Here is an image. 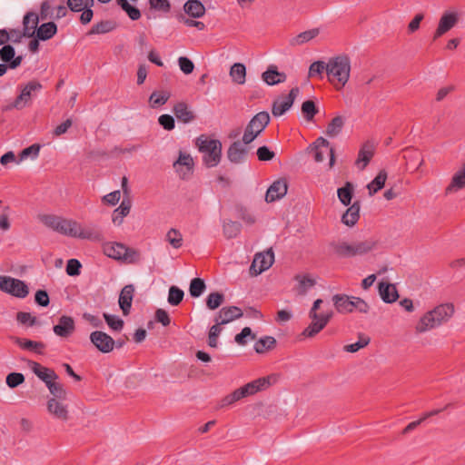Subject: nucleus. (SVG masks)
I'll return each mask as SVG.
<instances>
[{"label": "nucleus", "instance_id": "f257e3e1", "mask_svg": "<svg viewBox=\"0 0 465 465\" xmlns=\"http://www.w3.org/2000/svg\"><path fill=\"white\" fill-rule=\"evenodd\" d=\"M57 232L92 242H102L104 237L101 229L95 225L82 226L78 222L71 219L61 218Z\"/></svg>", "mask_w": 465, "mask_h": 465}, {"label": "nucleus", "instance_id": "f03ea898", "mask_svg": "<svg viewBox=\"0 0 465 465\" xmlns=\"http://www.w3.org/2000/svg\"><path fill=\"white\" fill-rule=\"evenodd\" d=\"M454 313L452 303H442L427 312L415 326L417 333H423L448 322Z\"/></svg>", "mask_w": 465, "mask_h": 465}, {"label": "nucleus", "instance_id": "7ed1b4c3", "mask_svg": "<svg viewBox=\"0 0 465 465\" xmlns=\"http://www.w3.org/2000/svg\"><path fill=\"white\" fill-rule=\"evenodd\" d=\"M351 73V60L346 54L329 59L327 63L328 80L336 90H341L347 84Z\"/></svg>", "mask_w": 465, "mask_h": 465}, {"label": "nucleus", "instance_id": "20e7f679", "mask_svg": "<svg viewBox=\"0 0 465 465\" xmlns=\"http://www.w3.org/2000/svg\"><path fill=\"white\" fill-rule=\"evenodd\" d=\"M196 145L203 153V162L207 167L219 164L222 158V143L219 140L201 135L196 139Z\"/></svg>", "mask_w": 465, "mask_h": 465}, {"label": "nucleus", "instance_id": "39448f33", "mask_svg": "<svg viewBox=\"0 0 465 465\" xmlns=\"http://www.w3.org/2000/svg\"><path fill=\"white\" fill-rule=\"evenodd\" d=\"M322 303V299H317L314 301L312 307L309 312V318L312 320V322L306 327L302 335L307 338H312L317 335L321 331H322L325 326L328 324L330 320L332 317V312H325V313H318L317 311L320 309L321 304Z\"/></svg>", "mask_w": 465, "mask_h": 465}, {"label": "nucleus", "instance_id": "423d86ee", "mask_svg": "<svg viewBox=\"0 0 465 465\" xmlns=\"http://www.w3.org/2000/svg\"><path fill=\"white\" fill-rule=\"evenodd\" d=\"M375 246L373 241H363L350 244L346 242H331V247L334 254L341 258L354 257L362 255L371 251Z\"/></svg>", "mask_w": 465, "mask_h": 465}, {"label": "nucleus", "instance_id": "0eeeda50", "mask_svg": "<svg viewBox=\"0 0 465 465\" xmlns=\"http://www.w3.org/2000/svg\"><path fill=\"white\" fill-rule=\"evenodd\" d=\"M0 290L17 298H25L29 293L25 282L10 276H0Z\"/></svg>", "mask_w": 465, "mask_h": 465}, {"label": "nucleus", "instance_id": "6e6552de", "mask_svg": "<svg viewBox=\"0 0 465 465\" xmlns=\"http://www.w3.org/2000/svg\"><path fill=\"white\" fill-rule=\"evenodd\" d=\"M66 5L72 12H82L80 15L81 24L87 25L92 21L94 16L92 7L94 5V0H67Z\"/></svg>", "mask_w": 465, "mask_h": 465}, {"label": "nucleus", "instance_id": "1a4fd4ad", "mask_svg": "<svg viewBox=\"0 0 465 465\" xmlns=\"http://www.w3.org/2000/svg\"><path fill=\"white\" fill-rule=\"evenodd\" d=\"M274 262V253L272 249L256 253L250 267V273L257 276L268 270Z\"/></svg>", "mask_w": 465, "mask_h": 465}, {"label": "nucleus", "instance_id": "9d476101", "mask_svg": "<svg viewBox=\"0 0 465 465\" xmlns=\"http://www.w3.org/2000/svg\"><path fill=\"white\" fill-rule=\"evenodd\" d=\"M312 151H314V161L316 163H321L324 160V153H328L330 155V167H332L335 163V155L334 149L330 146L329 141H327L323 137H319L316 141L310 145Z\"/></svg>", "mask_w": 465, "mask_h": 465}, {"label": "nucleus", "instance_id": "9b49d317", "mask_svg": "<svg viewBox=\"0 0 465 465\" xmlns=\"http://www.w3.org/2000/svg\"><path fill=\"white\" fill-rule=\"evenodd\" d=\"M300 90L298 87L291 89L289 94L284 97H279L273 101L272 106V114L274 117H279L286 113L293 104L295 98L298 96Z\"/></svg>", "mask_w": 465, "mask_h": 465}, {"label": "nucleus", "instance_id": "f8f14e48", "mask_svg": "<svg viewBox=\"0 0 465 465\" xmlns=\"http://www.w3.org/2000/svg\"><path fill=\"white\" fill-rule=\"evenodd\" d=\"M90 341L94 346L103 353H109L114 351V340L106 332L94 331L90 334Z\"/></svg>", "mask_w": 465, "mask_h": 465}, {"label": "nucleus", "instance_id": "ddd939ff", "mask_svg": "<svg viewBox=\"0 0 465 465\" xmlns=\"http://www.w3.org/2000/svg\"><path fill=\"white\" fill-rule=\"evenodd\" d=\"M272 379L275 380L272 376H267L248 382L238 389L239 394H241L242 398H245L247 396L254 395L258 391L266 390L272 385Z\"/></svg>", "mask_w": 465, "mask_h": 465}, {"label": "nucleus", "instance_id": "4468645a", "mask_svg": "<svg viewBox=\"0 0 465 465\" xmlns=\"http://www.w3.org/2000/svg\"><path fill=\"white\" fill-rule=\"evenodd\" d=\"M250 149V146L242 144L241 141H235L227 150V158L232 163H242L247 160Z\"/></svg>", "mask_w": 465, "mask_h": 465}, {"label": "nucleus", "instance_id": "2eb2a0df", "mask_svg": "<svg viewBox=\"0 0 465 465\" xmlns=\"http://www.w3.org/2000/svg\"><path fill=\"white\" fill-rule=\"evenodd\" d=\"M458 20H459V16H458L457 13H454V12L444 13L440 19L438 27L433 35V40L438 39L439 37L443 35L445 33L450 31L458 23Z\"/></svg>", "mask_w": 465, "mask_h": 465}, {"label": "nucleus", "instance_id": "dca6fc26", "mask_svg": "<svg viewBox=\"0 0 465 465\" xmlns=\"http://www.w3.org/2000/svg\"><path fill=\"white\" fill-rule=\"evenodd\" d=\"M288 190L287 181L285 179H279L271 184L265 194V201L267 203L275 202L282 198Z\"/></svg>", "mask_w": 465, "mask_h": 465}, {"label": "nucleus", "instance_id": "f3484780", "mask_svg": "<svg viewBox=\"0 0 465 465\" xmlns=\"http://www.w3.org/2000/svg\"><path fill=\"white\" fill-rule=\"evenodd\" d=\"M243 313L241 308L237 306L223 307L214 319L218 324L224 325L236 319L242 317Z\"/></svg>", "mask_w": 465, "mask_h": 465}, {"label": "nucleus", "instance_id": "a211bd4d", "mask_svg": "<svg viewBox=\"0 0 465 465\" xmlns=\"http://www.w3.org/2000/svg\"><path fill=\"white\" fill-rule=\"evenodd\" d=\"M465 188V162L461 167L457 170L451 177L448 186L444 190V194L449 195L455 193Z\"/></svg>", "mask_w": 465, "mask_h": 465}, {"label": "nucleus", "instance_id": "6ab92c4d", "mask_svg": "<svg viewBox=\"0 0 465 465\" xmlns=\"http://www.w3.org/2000/svg\"><path fill=\"white\" fill-rule=\"evenodd\" d=\"M75 330L74 321L71 316L63 315L59 318L58 323L54 326V332L62 338L69 337Z\"/></svg>", "mask_w": 465, "mask_h": 465}, {"label": "nucleus", "instance_id": "aec40b11", "mask_svg": "<svg viewBox=\"0 0 465 465\" xmlns=\"http://www.w3.org/2000/svg\"><path fill=\"white\" fill-rule=\"evenodd\" d=\"M34 31L32 32L35 37L41 41H48L52 39L58 31L57 25L54 22L49 21L42 25H34Z\"/></svg>", "mask_w": 465, "mask_h": 465}, {"label": "nucleus", "instance_id": "412c9836", "mask_svg": "<svg viewBox=\"0 0 465 465\" xmlns=\"http://www.w3.org/2000/svg\"><path fill=\"white\" fill-rule=\"evenodd\" d=\"M262 81L268 85H275L284 83L287 75L283 72H280L275 64H270L267 70L262 74Z\"/></svg>", "mask_w": 465, "mask_h": 465}, {"label": "nucleus", "instance_id": "4be33fe9", "mask_svg": "<svg viewBox=\"0 0 465 465\" xmlns=\"http://www.w3.org/2000/svg\"><path fill=\"white\" fill-rule=\"evenodd\" d=\"M65 400H60L56 398H50L47 402L48 411L55 418L66 420L68 419L67 405L64 404Z\"/></svg>", "mask_w": 465, "mask_h": 465}, {"label": "nucleus", "instance_id": "5701e85b", "mask_svg": "<svg viewBox=\"0 0 465 465\" xmlns=\"http://www.w3.org/2000/svg\"><path fill=\"white\" fill-rule=\"evenodd\" d=\"M134 294V287L133 284L125 285L120 292L118 302L124 316L130 313Z\"/></svg>", "mask_w": 465, "mask_h": 465}, {"label": "nucleus", "instance_id": "b1692460", "mask_svg": "<svg viewBox=\"0 0 465 465\" xmlns=\"http://www.w3.org/2000/svg\"><path fill=\"white\" fill-rule=\"evenodd\" d=\"M173 112L178 121L183 124H189L195 119V114L189 105L184 102H179L174 104Z\"/></svg>", "mask_w": 465, "mask_h": 465}, {"label": "nucleus", "instance_id": "393cba45", "mask_svg": "<svg viewBox=\"0 0 465 465\" xmlns=\"http://www.w3.org/2000/svg\"><path fill=\"white\" fill-rule=\"evenodd\" d=\"M269 114L265 111H262L256 114L248 123L246 127H248L250 130L253 131L255 134L259 135L269 124Z\"/></svg>", "mask_w": 465, "mask_h": 465}, {"label": "nucleus", "instance_id": "a878e982", "mask_svg": "<svg viewBox=\"0 0 465 465\" xmlns=\"http://www.w3.org/2000/svg\"><path fill=\"white\" fill-rule=\"evenodd\" d=\"M31 369L45 385L50 383L53 380L58 379V375L54 370L46 368L36 361H31Z\"/></svg>", "mask_w": 465, "mask_h": 465}, {"label": "nucleus", "instance_id": "bb28decb", "mask_svg": "<svg viewBox=\"0 0 465 465\" xmlns=\"http://www.w3.org/2000/svg\"><path fill=\"white\" fill-rule=\"evenodd\" d=\"M379 293L381 300L386 303H392L399 298L396 286L388 282H381L379 283Z\"/></svg>", "mask_w": 465, "mask_h": 465}, {"label": "nucleus", "instance_id": "cd10ccee", "mask_svg": "<svg viewBox=\"0 0 465 465\" xmlns=\"http://www.w3.org/2000/svg\"><path fill=\"white\" fill-rule=\"evenodd\" d=\"M29 101V84H25L21 91V94L11 103L5 105L4 111H11L14 109L21 110L25 107Z\"/></svg>", "mask_w": 465, "mask_h": 465}, {"label": "nucleus", "instance_id": "c85d7f7f", "mask_svg": "<svg viewBox=\"0 0 465 465\" xmlns=\"http://www.w3.org/2000/svg\"><path fill=\"white\" fill-rule=\"evenodd\" d=\"M104 253L110 258H113L115 260L127 259L126 253L128 252V247H126L123 243H118V242L110 243V244L104 246Z\"/></svg>", "mask_w": 465, "mask_h": 465}, {"label": "nucleus", "instance_id": "c756f323", "mask_svg": "<svg viewBox=\"0 0 465 465\" xmlns=\"http://www.w3.org/2000/svg\"><path fill=\"white\" fill-rule=\"evenodd\" d=\"M334 306L340 313H350L352 312V297H349L346 294H335L332 297Z\"/></svg>", "mask_w": 465, "mask_h": 465}, {"label": "nucleus", "instance_id": "7c9ffc66", "mask_svg": "<svg viewBox=\"0 0 465 465\" xmlns=\"http://www.w3.org/2000/svg\"><path fill=\"white\" fill-rule=\"evenodd\" d=\"M374 155V145L370 143L366 142L363 143L361 148L360 149L358 153V158L356 160V164L360 165L361 163H362V165L360 167L361 170H363L368 163L371 162V158Z\"/></svg>", "mask_w": 465, "mask_h": 465}, {"label": "nucleus", "instance_id": "2f4dec72", "mask_svg": "<svg viewBox=\"0 0 465 465\" xmlns=\"http://www.w3.org/2000/svg\"><path fill=\"white\" fill-rule=\"evenodd\" d=\"M360 202H354L341 216V222L347 226H353L360 218Z\"/></svg>", "mask_w": 465, "mask_h": 465}, {"label": "nucleus", "instance_id": "473e14b6", "mask_svg": "<svg viewBox=\"0 0 465 465\" xmlns=\"http://www.w3.org/2000/svg\"><path fill=\"white\" fill-rule=\"evenodd\" d=\"M54 17V9L51 7L49 1L45 0L41 4L40 13L36 14L35 12H31V21L34 25H38L40 21H45L49 18Z\"/></svg>", "mask_w": 465, "mask_h": 465}, {"label": "nucleus", "instance_id": "72a5a7b5", "mask_svg": "<svg viewBox=\"0 0 465 465\" xmlns=\"http://www.w3.org/2000/svg\"><path fill=\"white\" fill-rule=\"evenodd\" d=\"M183 10L193 18H201L205 14V7L200 0H188L183 5Z\"/></svg>", "mask_w": 465, "mask_h": 465}, {"label": "nucleus", "instance_id": "f704fd0d", "mask_svg": "<svg viewBox=\"0 0 465 465\" xmlns=\"http://www.w3.org/2000/svg\"><path fill=\"white\" fill-rule=\"evenodd\" d=\"M131 210V201L130 199H124L114 212L112 215V221L114 224L120 225L123 223V220L125 216H127Z\"/></svg>", "mask_w": 465, "mask_h": 465}, {"label": "nucleus", "instance_id": "c9c22d12", "mask_svg": "<svg viewBox=\"0 0 465 465\" xmlns=\"http://www.w3.org/2000/svg\"><path fill=\"white\" fill-rule=\"evenodd\" d=\"M23 32L17 29H11L8 32L9 41H12L13 43H19L23 36L29 37V11L26 12L23 17Z\"/></svg>", "mask_w": 465, "mask_h": 465}, {"label": "nucleus", "instance_id": "e433bc0d", "mask_svg": "<svg viewBox=\"0 0 465 465\" xmlns=\"http://www.w3.org/2000/svg\"><path fill=\"white\" fill-rule=\"evenodd\" d=\"M387 177L388 175L385 170H381L379 172L377 176L367 185L370 196H372L384 187Z\"/></svg>", "mask_w": 465, "mask_h": 465}, {"label": "nucleus", "instance_id": "4c0bfd02", "mask_svg": "<svg viewBox=\"0 0 465 465\" xmlns=\"http://www.w3.org/2000/svg\"><path fill=\"white\" fill-rule=\"evenodd\" d=\"M230 76L233 83L243 84L246 80V67L243 64L235 63L230 69Z\"/></svg>", "mask_w": 465, "mask_h": 465}, {"label": "nucleus", "instance_id": "58836bf2", "mask_svg": "<svg viewBox=\"0 0 465 465\" xmlns=\"http://www.w3.org/2000/svg\"><path fill=\"white\" fill-rule=\"evenodd\" d=\"M319 34H320V30L318 28H313L311 30L304 31V32L297 35L295 37H293L290 41V44H291V45H293V46L303 45V44L311 41L312 39L315 38L316 36H318Z\"/></svg>", "mask_w": 465, "mask_h": 465}, {"label": "nucleus", "instance_id": "ea45409f", "mask_svg": "<svg viewBox=\"0 0 465 465\" xmlns=\"http://www.w3.org/2000/svg\"><path fill=\"white\" fill-rule=\"evenodd\" d=\"M171 96L168 91H154L149 97V104L152 108H158L167 103Z\"/></svg>", "mask_w": 465, "mask_h": 465}, {"label": "nucleus", "instance_id": "a19ab883", "mask_svg": "<svg viewBox=\"0 0 465 465\" xmlns=\"http://www.w3.org/2000/svg\"><path fill=\"white\" fill-rule=\"evenodd\" d=\"M28 157H29V146L24 148L21 151V153H19L18 157H16L15 154L14 153V152H12V151L5 153L4 155L1 156L0 163L3 165H5L8 163H13V162L19 163L20 162L27 159Z\"/></svg>", "mask_w": 465, "mask_h": 465}, {"label": "nucleus", "instance_id": "79ce46f5", "mask_svg": "<svg viewBox=\"0 0 465 465\" xmlns=\"http://www.w3.org/2000/svg\"><path fill=\"white\" fill-rule=\"evenodd\" d=\"M294 279L298 282L297 292L299 295H304L316 283L315 280L309 275L297 274Z\"/></svg>", "mask_w": 465, "mask_h": 465}, {"label": "nucleus", "instance_id": "37998d69", "mask_svg": "<svg viewBox=\"0 0 465 465\" xmlns=\"http://www.w3.org/2000/svg\"><path fill=\"white\" fill-rule=\"evenodd\" d=\"M276 345V340L272 336H265L259 339L254 344V351L257 353H264L272 350Z\"/></svg>", "mask_w": 465, "mask_h": 465}, {"label": "nucleus", "instance_id": "c03bdc74", "mask_svg": "<svg viewBox=\"0 0 465 465\" xmlns=\"http://www.w3.org/2000/svg\"><path fill=\"white\" fill-rule=\"evenodd\" d=\"M344 125V119L342 116H335L328 124L326 129V135L329 137L337 136L342 130Z\"/></svg>", "mask_w": 465, "mask_h": 465}, {"label": "nucleus", "instance_id": "a18cd8bd", "mask_svg": "<svg viewBox=\"0 0 465 465\" xmlns=\"http://www.w3.org/2000/svg\"><path fill=\"white\" fill-rule=\"evenodd\" d=\"M352 193L353 186L350 182H347L343 187L339 188L337 191L339 200L345 206H348L351 203Z\"/></svg>", "mask_w": 465, "mask_h": 465}, {"label": "nucleus", "instance_id": "49530a36", "mask_svg": "<svg viewBox=\"0 0 465 465\" xmlns=\"http://www.w3.org/2000/svg\"><path fill=\"white\" fill-rule=\"evenodd\" d=\"M302 113L306 121L311 122L319 113V109L312 100H306L302 104Z\"/></svg>", "mask_w": 465, "mask_h": 465}, {"label": "nucleus", "instance_id": "de8ad7c7", "mask_svg": "<svg viewBox=\"0 0 465 465\" xmlns=\"http://www.w3.org/2000/svg\"><path fill=\"white\" fill-rule=\"evenodd\" d=\"M241 228L242 225L237 222H225L223 225V234L227 239L235 238L240 233Z\"/></svg>", "mask_w": 465, "mask_h": 465}, {"label": "nucleus", "instance_id": "09e8293b", "mask_svg": "<svg viewBox=\"0 0 465 465\" xmlns=\"http://www.w3.org/2000/svg\"><path fill=\"white\" fill-rule=\"evenodd\" d=\"M37 218L46 227L57 232L62 217L53 214H39Z\"/></svg>", "mask_w": 465, "mask_h": 465}, {"label": "nucleus", "instance_id": "8fccbe9b", "mask_svg": "<svg viewBox=\"0 0 465 465\" xmlns=\"http://www.w3.org/2000/svg\"><path fill=\"white\" fill-rule=\"evenodd\" d=\"M183 296V291L177 286L173 285L169 288L167 301L172 306H177L182 302Z\"/></svg>", "mask_w": 465, "mask_h": 465}, {"label": "nucleus", "instance_id": "3c124183", "mask_svg": "<svg viewBox=\"0 0 465 465\" xmlns=\"http://www.w3.org/2000/svg\"><path fill=\"white\" fill-rule=\"evenodd\" d=\"M46 386L50 393L53 395L52 398L66 400V391L64 389V386L61 383L56 381V380H53Z\"/></svg>", "mask_w": 465, "mask_h": 465}, {"label": "nucleus", "instance_id": "603ef678", "mask_svg": "<svg viewBox=\"0 0 465 465\" xmlns=\"http://www.w3.org/2000/svg\"><path fill=\"white\" fill-rule=\"evenodd\" d=\"M206 285L204 281L201 278H193L190 282V295L193 298H197L202 295L204 292Z\"/></svg>", "mask_w": 465, "mask_h": 465}, {"label": "nucleus", "instance_id": "864d4df0", "mask_svg": "<svg viewBox=\"0 0 465 465\" xmlns=\"http://www.w3.org/2000/svg\"><path fill=\"white\" fill-rule=\"evenodd\" d=\"M224 302V295L221 292H211L206 298V306L210 310H215L219 308Z\"/></svg>", "mask_w": 465, "mask_h": 465}, {"label": "nucleus", "instance_id": "5fc2aeb1", "mask_svg": "<svg viewBox=\"0 0 465 465\" xmlns=\"http://www.w3.org/2000/svg\"><path fill=\"white\" fill-rule=\"evenodd\" d=\"M117 4L128 15L130 19L136 21L141 17L140 10L137 7L132 5L127 0H120V2Z\"/></svg>", "mask_w": 465, "mask_h": 465}, {"label": "nucleus", "instance_id": "6e6d98bb", "mask_svg": "<svg viewBox=\"0 0 465 465\" xmlns=\"http://www.w3.org/2000/svg\"><path fill=\"white\" fill-rule=\"evenodd\" d=\"M324 71L327 72V64H325L323 61H316L310 65L308 76H319L321 79H322V74Z\"/></svg>", "mask_w": 465, "mask_h": 465}, {"label": "nucleus", "instance_id": "4d7b16f0", "mask_svg": "<svg viewBox=\"0 0 465 465\" xmlns=\"http://www.w3.org/2000/svg\"><path fill=\"white\" fill-rule=\"evenodd\" d=\"M166 240L175 249L180 248L183 244V236L181 232L174 228L168 231Z\"/></svg>", "mask_w": 465, "mask_h": 465}, {"label": "nucleus", "instance_id": "13d9d810", "mask_svg": "<svg viewBox=\"0 0 465 465\" xmlns=\"http://www.w3.org/2000/svg\"><path fill=\"white\" fill-rule=\"evenodd\" d=\"M25 381V375L20 372H11L6 376L5 379L6 385L11 389L18 387L19 385L23 384Z\"/></svg>", "mask_w": 465, "mask_h": 465}, {"label": "nucleus", "instance_id": "bf43d9fd", "mask_svg": "<svg viewBox=\"0 0 465 465\" xmlns=\"http://www.w3.org/2000/svg\"><path fill=\"white\" fill-rule=\"evenodd\" d=\"M185 166L188 172H191L193 166V160L190 154L180 153L179 158L174 162L173 167L179 172V166Z\"/></svg>", "mask_w": 465, "mask_h": 465}, {"label": "nucleus", "instance_id": "052dcab7", "mask_svg": "<svg viewBox=\"0 0 465 465\" xmlns=\"http://www.w3.org/2000/svg\"><path fill=\"white\" fill-rule=\"evenodd\" d=\"M114 29L113 23L110 21H101L94 25L89 32L90 35L105 34Z\"/></svg>", "mask_w": 465, "mask_h": 465}, {"label": "nucleus", "instance_id": "680f3d73", "mask_svg": "<svg viewBox=\"0 0 465 465\" xmlns=\"http://www.w3.org/2000/svg\"><path fill=\"white\" fill-rule=\"evenodd\" d=\"M104 318L106 322V323L108 324V326L114 330V331H121L123 328H124V321L122 319H120L119 317L115 316V315H111V314H108V313H104Z\"/></svg>", "mask_w": 465, "mask_h": 465}, {"label": "nucleus", "instance_id": "e2e57ef3", "mask_svg": "<svg viewBox=\"0 0 465 465\" xmlns=\"http://www.w3.org/2000/svg\"><path fill=\"white\" fill-rule=\"evenodd\" d=\"M221 324L215 322L209 330L208 345L212 348H216L218 344V336L222 331Z\"/></svg>", "mask_w": 465, "mask_h": 465}, {"label": "nucleus", "instance_id": "0e129e2a", "mask_svg": "<svg viewBox=\"0 0 465 465\" xmlns=\"http://www.w3.org/2000/svg\"><path fill=\"white\" fill-rule=\"evenodd\" d=\"M150 8L155 11L169 13L171 11V4L169 0H149Z\"/></svg>", "mask_w": 465, "mask_h": 465}, {"label": "nucleus", "instance_id": "69168bd1", "mask_svg": "<svg viewBox=\"0 0 465 465\" xmlns=\"http://www.w3.org/2000/svg\"><path fill=\"white\" fill-rule=\"evenodd\" d=\"M370 341L369 337H360L358 341L345 345L343 349L347 352L353 353L358 351L360 349L366 347L370 343Z\"/></svg>", "mask_w": 465, "mask_h": 465}, {"label": "nucleus", "instance_id": "338daca9", "mask_svg": "<svg viewBox=\"0 0 465 465\" xmlns=\"http://www.w3.org/2000/svg\"><path fill=\"white\" fill-rule=\"evenodd\" d=\"M178 64L183 73L185 74H190L194 70V64L193 63L185 56H181L178 58Z\"/></svg>", "mask_w": 465, "mask_h": 465}, {"label": "nucleus", "instance_id": "774afa93", "mask_svg": "<svg viewBox=\"0 0 465 465\" xmlns=\"http://www.w3.org/2000/svg\"><path fill=\"white\" fill-rule=\"evenodd\" d=\"M159 124L167 131H172L175 127L174 118L170 114H162L158 118Z\"/></svg>", "mask_w": 465, "mask_h": 465}]
</instances>
